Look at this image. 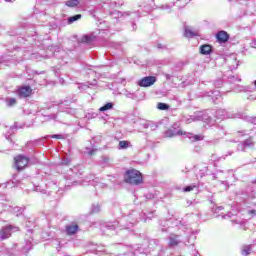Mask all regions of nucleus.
I'll return each instance as SVG.
<instances>
[{"label": "nucleus", "mask_w": 256, "mask_h": 256, "mask_svg": "<svg viewBox=\"0 0 256 256\" xmlns=\"http://www.w3.org/2000/svg\"><path fill=\"white\" fill-rule=\"evenodd\" d=\"M167 137H177V135H187V133H183L181 130L169 129L165 132Z\"/></svg>", "instance_id": "obj_20"}, {"label": "nucleus", "mask_w": 256, "mask_h": 256, "mask_svg": "<svg viewBox=\"0 0 256 256\" xmlns=\"http://www.w3.org/2000/svg\"><path fill=\"white\" fill-rule=\"evenodd\" d=\"M253 247H255L254 244H246L241 247V255L242 256H249L251 253H253Z\"/></svg>", "instance_id": "obj_16"}, {"label": "nucleus", "mask_w": 256, "mask_h": 256, "mask_svg": "<svg viewBox=\"0 0 256 256\" xmlns=\"http://www.w3.org/2000/svg\"><path fill=\"white\" fill-rule=\"evenodd\" d=\"M5 132L4 135L7 139V141H9L11 143V145H13V140L11 139V135H13L15 133V131H17V123H15L13 126H5Z\"/></svg>", "instance_id": "obj_8"}, {"label": "nucleus", "mask_w": 256, "mask_h": 256, "mask_svg": "<svg viewBox=\"0 0 256 256\" xmlns=\"http://www.w3.org/2000/svg\"><path fill=\"white\" fill-rule=\"evenodd\" d=\"M232 216H233L232 213H228V214L222 215L221 217H222V219H231Z\"/></svg>", "instance_id": "obj_50"}, {"label": "nucleus", "mask_w": 256, "mask_h": 256, "mask_svg": "<svg viewBox=\"0 0 256 256\" xmlns=\"http://www.w3.org/2000/svg\"><path fill=\"white\" fill-rule=\"evenodd\" d=\"M157 83V77L155 76H146L138 81L139 87H151Z\"/></svg>", "instance_id": "obj_5"}, {"label": "nucleus", "mask_w": 256, "mask_h": 256, "mask_svg": "<svg viewBox=\"0 0 256 256\" xmlns=\"http://www.w3.org/2000/svg\"><path fill=\"white\" fill-rule=\"evenodd\" d=\"M14 159L17 171H23V169L29 165V158L23 155H19Z\"/></svg>", "instance_id": "obj_4"}, {"label": "nucleus", "mask_w": 256, "mask_h": 256, "mask_svg": "<svg viewBox=\"0 0 256 256\" xmlns=\"http://www.w3.org/2000/svg\"><path fill=\"white\" fill-rule=\"evenodd\" d=\"M31 93H33V89H31V86H22L18 89V95L22 99L30 97Z\"/></svg>", "instance_id": "obj_9"}, {"label": "nucleus", "mask_w": 256, "mask_h": 256, "mask_svg": "<svg viewBox=\"0 0 256 256\" xmlns=\"http://www.w3.org/2000/svg\"><path fill=\"white\" fill-rule=\"evenodd\" d=\"M157 47H158V49H164L165 48V46H163V44H158Z\"/></svg>", "instance_id": "obj_58"}, {"label": "nucleus", "mask_w": 256, "mask_h": 256, "mask_svg": "<svg viewBox=\"0 0 256 256\" xmlns=\"http://www.w3.org/2000/svg\"><path fill=\"white\" fill-rule=\"evenodd\" d=\"M124 181L129 185H141L143 183V175L135 169L127 170L124 175Z\"/></svg>", "instance_id": "obj_1"}, {"label": "nucleus", "mask_w": 256, "mask_h": 256, "mask_svg": "<svg viewBox=\"0 0 256 256\" xmlns=\"http://www.w3.org/2000/svg\"><path fill=\"white\" fill-rule=\"evenodd\" d=\"M89 13L91 16L95 17V10H90Z\"/></svg>", "instance_id": "obj_57"}, {"label": "nucleus", "mask_w": 256, "mask_h": 256, "mask_svg": "<svg viewBox=\"0 0 256 256\" xmlns=\"http://www.w3.org/2000/svg\"><path fill=\"white\" fill-rule=\"evenodd\" d=\"M79 231V225L77 222H71L65 226V233L66 235H76Z\"/></svg>", "instance_id": "obj_7"}, {"label": "nucleus", "mask_w": 256, "mask_h": 256, "mask_svg": "<svg viewBox=\"0 0 256 256\" xmlns=\"http://www.w3.org/2000/svg\"><path fill=\"white\" fill-rule=\"evenodd\" d=\"M238 134L240 137H245V135H251V132H249V130H240L238 131Z\"/></svg>", "instance_id": "obj_42"}, {"label": "nucleus", "mask_w": 256, "mask_h": 256, "mask_svg": "<svg viewBox=\"0 0 256 256\" xmlns=\"http://www.w3.org/2000/svg\"><path fill=\"white\" fill-rule=\"evenodd\" d=\"M110 162H111V159L107 156H104L102 158L101 165L102 167H107V165H109Z\"/></svg>", "instance_id": "obj_37"}, {"label": "nucleus", "mask_w": 256, "mask_h": 256, "mask_svg": "<svg viewBox=\"0 0 256 256\" xmlns=\"http://www.w3.org/2000/svg\"><path fill=\"white\" fill-rule=\"evenodd\" d=\"M212 175H213V179H217V174L216 173H214Z\"/></svg>", "instance_id": "obj_64"}, {"label": "nucleus", "mask_w": 256, "mask_h": 256, "mask_svg": "<svg viewBox=\"0 0 256 256\" xmlns=\"http://www.w3.org/2000/svg\"><path fill=\"white\" fill-rule=\"evenodd\" d=\"M199 31L193 30V28L189 26H184V37L187 39H193V37H198Z\"/></svg>", "instance_id": "obj_11"}, {"label": "nucleus", "mask_w": 256, "mask_h": 256, "mask_svg": "<svg viewBox=\"0 0 256 256\" xmlns=\"http://www.w3.org/2000/svg\"><path fill=\"white\" fill-rule=\"evenodd\" d=\"M51 119H54V121L57 119V115L52 114L51 116H49Z\"/></svg>", "instance_id": "obj_56"}, {"label": "nucleus", "mask_w": 256, "mask_h": 256, "mask_svg": "<svg viewBox=\"0 0 256 256\" xmlns=\"http://www.w3.org/2000/svg\"><path fill=\"white\" fill-rule=\"evenodd\" d=\"M239 91H247V88L241 87Z\"/></svg>", "instance_id": "obj_63"}, {"label": "nucleus", "mask_w": 256, "mask_h": 256, "mask_svg": "<svg viewBox=\"0 0 256 256\" xmlns=\"http://www.w3.org/2000/svg\"><path fill=\"white\" fill-rule=\"evenodd\" d=\"M168 247H177L181 243V236L172 234L168 238Z\"/></svg>", "instance_id": "obj_13"}, {"label": "nucleus", "mask_w": 256, "mask_h": 256, "mask_svg": "<svg viewBox=\"0 0 256 256\" xmlns=\"http://www.w3.org/2000/svg\"><path fill=\"white\" fill-rule=\"evenodd\" d=\"M195 187H196L195 185L186 186V187H184L183 191L185 193H189L190 191H193V189H195Z\"/></svg>", "instance_id": "obj_43"}, {"label": "nucleus", "mask_w": 256, "mask_h": 256, "mask_svg": "<svg viewBox=\"0 0 256 256\" xmlns=\"http://www.w3.org/2000/svg\"><path fill=\"white\" fill-rule=\"evenodd\" d=\"M156 108L159 109V111H169V109H171V106H169V104L167 103L159 102Z\"/></svg>", "instance_id": "obj_26"}, {"label": "nucleus", "mask_w": 256, "mask_h": 256, "mask_svg": "<svg viewBox=\"0 0 256 256\" xmlns=\"http://www.w3.org/2000/svg\"><path fill=\"white\" fill-rule=\"evenodd\" d=\"M214 86L217 87V89L223 87V79L218 78L217 80L214 81Z\"/></svg>", "instance_id": "obj_41"}, {"label": "nucleus", "mask_w": 256, "mask_h": 256, "mask_svg": "<svg viewBox=\"0 0 256 256\" xmlns=\"http://www.w3.org/2000/svg\"><path fill=\"white\" fill-rule=\"evenodd\" d=\"M92 213H99L101 211V206L99 204H94L91 207Z\"/></svg>", "instance_id": "obj_39"}, {"label": "nucleus", "mask_w": 256, "mask_h": 256, "mask_svg": "<svg viewBox=\"0 0 256 256\" xmlns=\"http://www.w3.org/2000/svg\"><path fill=\"white\" fill-rule=\"evenodd\" d=\"M93 41H95V36L89 34H86L79 39V43H86L87 45H91Z\"/></svg>", "instance_id": "obj_19"}, {"label": "nucleus", "mask_w": 256, "mask_h": 256, "mask_svg": "<svg viewBox=\"0 0 256 256\" xmlns=\"http://www.w3.org/2000/svg\"><path fill=\"white\" fill-rule=\"evenodd\" d=\"M204 97H210L211 100H212V103H214V105H217L218 103H221V101L223 99L221 97V92L219 90L205 92Z\"/></svg>", "instance_id": "obj_6"}, {"label": "nucleus", "mask_w": 256, "mask_h": 256, "mask_svg": "<svg viewBox=\"0 0 256 256\" xmlns=\"http://www.w3.org/2000/svg\"><path fill=\"white\" fill-rule=\"evenodd\" d=\"M233 225H240V227H243L245 225V220L243 219H233L231 220Z\"/></svg>", "instance_id": "obj_36"}, {"label": "nucleus", "mask_w": 256, "mask_h": 256, "mask_svg": "<svg viewBox=\"0 0 256 256\" xmlns=\"http://www.w3.org/2000/svg\"><path fill=\"white\" fill-rule=\"evenodd\" d=\"M34 191H37V192H41V187H39V186H36V188H35V190Z\"/></svg>", "instance_id": "obj_59"}, {"label": "nucleus", "mask_w": 256, "mask_h": 256, "mask_svg": "<svg viewBox=\"0 0 256 256\" xmlns=\"http://www.w3.org/2000/svg\"><path fill=\"white\" fill-rule=\"evenodd\" d=\"M193 121H199L197 118V112L194 113L191 116H188L187 118H185V123L189 124V123H193Z\"/></svg>", "instance_id": "obj_34"}, {"label": "nucleus", "mask_w": 256, "mask_h": 256, "mask_svg": "<svg viewBox=\"0 0 256 256\" xmlns=\"http://www.w3.org/2000/svg\"><path fill=\"white\" fill-rule=\"evenodd\" d=\"M144 11H146V13H149L151 11V7L144 6Z\"/></svg>", "instance_id": "obj_55"}, {"label": "nucleus", "mask_w": 256, "mask_h": 256, "mask_svg": "<svg viewBox=\"0 0 256 256\" xmlns=\"http://www.w3.org/2000/svg\"><path fill=\"white\" fill-rule=\"evenodd\" d=\"M60 165H65V166L71 165V158L69 157L62 158Z\"/></svg>", "instance_id": "obj_40"}, {"label": "nucleus", "mask_w": 256, "mask_h": 256, "mask_svg": "<svg viewBox=\"0 0 256 256\" xmlns=\"http://www.w3.org/2000/svg\"><path fill=\"white\" fill-rule=\"evenodd\" d=\"M51 51H59V46H50Z\"/></svg>", "instance_id": "obj_51"}, {"label": "nucleus", "mask_w": 256, "mask_h": 256, "mask_svg": "<svg viewBox=\"0 0 256 256\" xmlns=\"http://www.w3.org/2000/svg\"><path fill=\"white\" fill-rule=\"evenodd\" d=\"M149 247L150 249L151 247H155V249H158V251H161V246H159V240L157 239L150 240Z\"/></svg>", "instance_id": "obj_30"}, {"label": "nucleus", "mask_w": 256, "mask_h": 256, "mask_svg": "<svg viewBox=\"0 0 256 256\" xmlns=\"http://www.w3.org/2000/svg\"><path fill=\"white\" fill-rule=\"evenodd\" d=\"M82 15L81 14H76L74 16H70L68 17V25H73V23H75V21H79V19H81Z\"/></svg>", "instance_id": "obj_27"}, {"label": "nucleus", "mask_w": 256, "mask_h": 256, "mask_svg": "<svg viewBox=\"0 0 256 256\" xmlns=\"http://www.w3.org/2000/svg\"><path fill=\"white\" fill-rule=\"evenodd\" d=\"M201 55H211L213 53V48L209 44H204L200 46Z\"/></svg>", "instance_id": "obj_18"}, {"label": "nucleus", "mask_w": 256, "mask_h": 256, "mask_svg": "<svg viewBox=\"0 0 256 256\" xmlns=\"http://www.w3.org/2000/svg\"><path fill=\"white\" fill-rule=\"evenodd\" d=\"M5 200V196H3L2 194H0V201H4Z\"/></svg>", "instance_id": "obj_60"}, {"label": "nucleus", "mask_w": 256, "mask_h": 256, "mask_svg": "<svg viewBox=\"0 0 256 256\" xmlns=\"http://www.w3.org/2000/svg\"><path fill=\"white\" fill-rule=\"evenodd\" d=\"M132 31H137V24L135 22H132Z\"/></svg>", "instance_id": "obj_53"}, {"label": "nucleus", "mask_w": 256, "mask_h": 256, "mask_svg": "<svg viewBox=\"0 0 256 256\" xmlns=\"http://www.w3.org/2000/svg\"><path fill=\"white\" fill-rule=\"evenodd\" d=\"M252 47H254L256 49V40L254 42H252Z\"/></svg>", "instance_id": "obj_62"}, {"label": "nucleus", "mask_w": 256, "mask_h": 256, "mask_svg": "<svg viewBox=\"0 0 256 256\" xmlns=\"http://www.w3.org/2000/svg\"><path fill=\"white\" fill-rule=\"evenodd\" d=\"M9 35H11V36H15V35H19V33L14 32V33H12V34H11V32H9Z\"/></svg>", "instance_id": "obj_61"}, {"label": "nucleus", "mask_w": 256, "mask_h": 256, "mask_svg": "<svg viewBox=\"0 0 256 256\" xmlns=\"http://www.w3.org/2000/svg\"><path fill=\"white\" fill-rule=\"evenodd\" d=\"M198 121H203V123H207V125H211L212 118L209 116L207 112H197Z\"/></svg>", "instance_id": "obj_12"}, {"label": "nucleus", "mask_w": 256, "mask_h": 256, "mask_svg": "<svg viewBox=\"0 0 256 256\" xmlns=\"http://www.w3.org/2000/svg\"><path fill=\"white\" fill-rule=\"evenodd\" d=\"M51 139H63V135H61V134H54V135H51Z\"/></svg>", "instance_id": "obj_49"}, {"label": "nucleus", "mask_w": 256, "mask_h": 256, "mask_svg": "<svg viewBox=\"0 0 256 256\" xmlns=\"http://www.w3.org/2000/svg\"><path fill=\"white\" fill-rule=\"evenodd\" d=\"M216 38L219 43H227L229 41V33L225 30H221L216 34Z\"/></svg>", "instance_id": "obj_14"}, {"label": "nucleus", "mask_w": 256, "mask_h": 256, "mask_svg": "<svg viewBox=\"0 0 256 256\" xmlns=\"http://www.w3.org/2000/svg\"><path fill=\"white\" fill-rule=\"evenodd\" d=\"M248 215H256V211L255 210H249L248 211Z\"/></svg>", "instance_id": "obj_54"}, {"label": "nucleus", "mask_w": 256, "mask_h": 256, "mask_svg": "<svg viewBox=\"0 0 256 256\" xmlns=\"http://www.w3.org/2000/svg\"><path fill=\"white\" fill-rule=\"evenodd\" d=\"M215 132L218 137H224V135H227V131H225L223 126H217Z\"/></svg>", "instance_id": "obj_28"}, {"label": "nucleus", "mask_w": 256, "mask_h": 256, "mask_svg": "<svg viewBox=\"0 0 256 256\" xmlns=\"http://www.w3.org/2000/svg\"><path fill=\"white\" fill-rule=\"evenodd\" d=\"M255 148H256V142H255V136L253 135H250L247 139L238 143L237 145V151H242V153H247V149H250L251 151H255Z\"/></svg>", "instance_id": "obj_2"}, {"label": "nucleus", "mask_w": 256, "mask_h": 256, "mask_svg": "<svg viewBox=\"0 0 256 256\" xmlns=\"http://www.w3.org/2000/svg\"><path fill=\"white\" fill-rule=\"evenodd\" d=\"M77 101V97L75 95H72L70 97H66L61 103L59 104L60 109H63V107H69L71 103H75Z\"/></svg>", "instance_id": "obj_15"}, {"label": "nucleus", "mask_w": 256, "mask_h": 256, "mask_svg": "<svg viewBox=\"0 0 256 256\" xmlns=\"http://www.w3.org/2000/svg\"><path fill=\"white\" fill-rule=\"evenodd\" d=\"M113 107H115V104L112 102H108L104 106L100 107L99 111L102 113L105 111H111V109H113Z\"/></svg>", "instance_id": "obj_24"}, {"label": "nucleus", "mask_w": 256, "mask_h": 256, "mask_svg": "<svg viewBox=\"0 0 256 256\" xmlns=\"http://www.w3.org/2000/svg\"><path fill=\"white\" fill-rule=\"evenodd\" d=\"M31 233H33L31 230H28V234H26L25 237V243L26 245L22 248L23 253H29V251H31L33 245V238L29 237L31 235ZM29 237V238H27Z\"/></svg>", "instance_id": "obj_10"}, {"label": "nucleus", "mask_w": 256, "mask_h": 256, "mask_svg": "<svg viewBox=\"0 0 256 256\" xmlns=\"http://www.w3.org/2000/svg\"><path fill=\"white\" fill-rule=\"evenodd\" d=\"M81 3L80 0H68L65 2L66 7H77Z\"/></svg>", "instance_id": "obj_29"}, {"label": "nucleus", "mask_w": 256, "mask_h": 256, "mask_svg": "<svg viewBox=\"0 0 256 256\" xmlns=\"http://www.w3.org/2000/svg\"><path fill=\"white\" fill-rule=\"evenodd\" d=\"M11 211L14 215H16V217H19L20 215H23V211H25V208L16 206L12 207Z\"/></svg>", "instance_id": "obj_25"}, {"label": "nucleus", "mask_w": 256, "mask_h": 256, "mask_svg": "<svg viewBox=\"0 0 256 256\" xmlns=\"http://www.w3.org/2000/svg\"><path fill=\"white\" fill-rule=\"evenodd\" d=\"M199 177H205L207 175V167H204L200 172L198 173Z\"/></svg>", "instance_id": "obj_46"}, {"label": "nucleus", "mask_w": 256, "mask_h": 256, "mask_svg": "<svg viewBox=\"0 0 256 256\" xmlns=\"http://www.w3.org/2000/svg\"><path fill=\"white\" fill-rule=\"evenodd\" d=\"M140 125H142L143 129H149V122L147 121L141 122Z\"/></svg>", "instance_id": "obj_48"}, {"label": "nucleus", "mask_w": 256, "mask_h": 256, "mask_svg": "<svg viewBox=\"0 0 256 256\" xmlns=\"http://www.w3.org/2000/svg\"><path fill=\"white\" fill-rule=\"evenodd\" d=\"M186 137H188V139L191 140L192 142L203 141V139H205V136L201 134L193 135L192 133H187Z\"/></svg>", "instance_id": "obj_22"}, {"label": "nucleus", "mask_w": 256, "mask_h": 256, "mask_svg": "<svg viewBox=\"0 0 256 256\" xmlns=\"http://www.w3.org/2000/svg\"><path fill=\"white\" fill-rule=\"evenodd\" d=\"M64 113H66V115H76L77 114V109L67 108L66 110H64Z\"/></svg>", "instance_id": "obj_38"}, {"label": "nucleus", "mask_w": 256, "mask_h": 256, "mask_svg": "<svg viewBox=\"0 0 256 256\" xmlns=\"http://www.w3.org/2000/svg\"><path fill=\"white\" fill-rule=\"evenodd\" d=\"M231 155H233V151H228L227 154L222 157H218L217 154H212L211 160L219 161L220 159H227V157H231Z\"/></svg>", "instance_id": "obj_23"}, {"label": "nucleus", "mask_w": 256, "mask_h": 256, "mask_svg": "<svg viewBox=\"0 0 256 256\" xmlns=\"http://www.w3.org/2000/svg\"><path fill=\"white\" fill-rule=\"evenodd\" d=\"M7 107H15L17 105V99L15 98H6Z\"/></svg>", "instance_id": "obj_35"}, {"label": "nucleus", "mask_w": 256, "mask_h": 256, "mask_svg": "<svg viewBox=\"0 0 256 256\" xmlns=\"http://www.w3.org/2000/svg\"><path fill=\"white\" fill-rule=\"evenodd\" d=\"M131 147V142L122 140L119 142V149H129Z\"/></svg>", "instance_id": "obj_33"}, {"label": "nucleus", "mask_w": 256, "mask_h": 256, "mask_svg": "<svg viewBox=\"0 0 256 256\" xmlns=\"http://www.w3.org/2000/svg\"><path fill=\"white\" fill-rule=\"evenodd\" d=\"M119 227V222H108L101 227L102 231H115Z\"/></svg>", "instance_id": "obj_17"}, {"label": "nucleus", "mask_w": 256, "mask_h": 256, "mask_svg": "<svg viewBox=\"0 0 256 256\" xmlns=\"http://www.w3.org/2000/svg\"><path fill=\"white\" fill-rule=\"evenodd\" d=\"M157 127L158 126L155 124V122H148V129H151V131H155Z\"/></svg>", "instance_id": "obj_44"}, {"label": "nucleus", "mask_w": 256, "mask_h": 256, "mask_svg": "<svg viewBox=\"0 0 256 256\" xmlns=\"http://www.w3.org/2000/svg\"><path fill=\"white\" fill-rule=\"evenodd\" d=\"M141 253H143V248L138 247L137 249L134 250L133 255L138 256L141 255Z\"/></svg>", "instance_id": "obj_45"}, {"label": "nucleus", "mask_w": 256, "mask_h": 256, "mask_svg": "<svg viewBox=\"0 0 256 256\" xmlns=\"http://www.w3.org/2000/svg\"><path fill=\"white\" fill-rule=\"evenodd\" d=\"M110 15L113 19H121V17H123V12L114 10V11L110 12Z\"/></svg>", "instance_id": "obj_31"}, {"label": "nucleus", "mask_w": 256, "mask_h": 256, "mask_svg": "<svg viewBox=\"0 0 256 256\" xmlns=\"http://www.w3.org/2000/svg\"><path fill=\"white\" fill-rule=\"evenodd\" d=\"M17 231H19V227L17 226H13V225L5 226L0 230V239L2 241L5 239H9V237H11V233H15Z\"/></svg>", "instance_id": "obj_3"}, {"label": "nucleus", "mask_w": 256, "mask_h": 256, "mask_svg": "<svg viewBox=\"0 0 256 256\" xmlns=\"http://www.w3.org/2000/svg\"><path fill=\"white\" fill-rule=\"evenodd\" d=\"M79 167L80 166H74L73 168L70 169V171H72V173H75V175H77V173H79Z\"/></svg>", "instance_id": "obj_47"}, {"label": "nucleus", "mask_w": 256, "mask_h": 256, "mask_svg": "<svg viewBox=\"0 0 256 256\" xmlns=\"http://www.w3.org/2000/svg\"><path fill=\"white\" fill-rule=\"evenodd\" d=\"M227 63L229 65L231 71H233V69H237V67H239V62L237 61L236 57L228 58Z\"/></svg>", "instance_id": "obj_21"}, {"label": "nucleus", "mask_w": 256, "mask_h": 256, "mask_svg": "<svg viewBox=\"0 0 256 256\" xmlns=\"http://www.w3.org/2000/svg\"><path fill=\"white\" fill-rule=\"evenodd\" d=\"M165 77L167 81H171L173 76L171 74H165Z\"/></svg>", "instance_id": "obj_52"}, {"label": "nucleus", "mask_w": 256, "mask_h": 256, "mask_svg": "<svg viewBox=\"0 0 256 256\" xmlns=\"http://www.w3.org/2000/svg\"><path fill=\"white\" fill-rule=\"evenodd\" d=\"M229 83H241V78L239 76L230 75L228 76Z\"/></svg>", "instance_id": "obj_32"}]
</instances>
